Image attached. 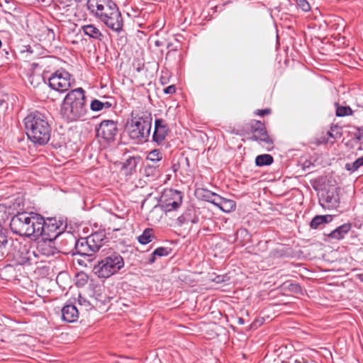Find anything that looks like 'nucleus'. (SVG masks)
<instances>
[{"mask_svg":"<svg viewBox=\"0 0 363 363\" xmlns=\"http://www.w3.org/2000/svg\"><path fill=\"white\" fill-rule=\"evenodd\" d=\"M294 363H307V361L304 360L303 357L296 359L294 360Z\"/></svg>","mask_w":363,"mask_h":363,"instance_id":"nucleus-44","label":"nucleus"},{"mask_svg":"<svg viewBox=\"0 0 363 363\" xmlns=\"http://www.w3.org/2000/svg\"><path fill=\"white\" fill-rule=\"evenodd\" d=\"M152 114L147 111L135 110L131 113V120L128 125L129 136L138 141H146L152 127Z\"/></svg>","mask_w":363,"mask_h":363,"instance_id":"nucleus-4","label":"nucleus"},{"mask_svg":"<svg viewBox=\"0 0 363 363\" xmlns=\"http://www.w3.org/2000/svg\"><path fill=\"white\" fill-rule=\"evenodd\" d=\"M118 131L117 123L113 120H104L96 128V137L107 143L114 141Z\"/></svg>","mask_w":363,"mask_h":363,"instance_id":"nucleus-11","label":"nucleus"},{"mask_svg":"<svg viewBox=\"0 0 363 363\" xmlns=\"http://www.w3.org/2000/svg\"><path fill=\"white\" fill-rule=\"evenodd\" d=\"M105 0H88L86 7L91 15L96 18L101 11Z\"/></svg>","mask_w":363,"mask_h":363,"instance_id":"nucleus-24","label":"nucleus"},{"mask_svg":"<svg viewBox=\"0 0 363 363\" xmlns=\"http://www.w3.org/2000/svg\"><path fill=\"white\" fill-rule=\"evenodd\" d=\"M96 18L113 31L120 33L123 30V21L121 13L116 4L112 0H105L103 8Z\"/></svg>","mask_w":363,"mask_h":363,"instance_id":"nucleus-5","label":"nucleus"},{"mask_svg":"<svg viewBox=\"0 0 363 363\" xmlns=\"http://www.w3.org/2000/svg\"><path fill=\"white\" fill-rule=\"evenodd\" d=\"M48 83L54 90L64 92L72 86L74 80L72 81L69 72L65 70H57L49 77Z\"/></svg>","mask_w":363,"mask_h":363,"instance_id":"nucleus-10","label":"nucleus"},{"mask_svg":"<svg viewBox=\"0 0 363 363\" xmlns=\"http://www.w3.org/2000/svg\"><path fill=\"white\" fill-rule=\"evenodd\" d=\"M342 135V128L337 125H332L330 130L318 139L320 143H334L337 139L341 138Z\"/></svg>","mask_w":363,"mask_h":363,"instance_id":"nucleus-17","label":"nucleus"},{"mask_svg":"<svg viewBox=\"0 0 363 363\" xmlns=\"http://www.w3.org/2000/svg\"><path fill=\"white\" fill-rule=\"evenodd\" d=\"M41 216L34 213L23 212L14 216L10 222V228L15 234L37 238L40 229Z\"/></svg>","mask_w":363,"mask_h":363,"instance_id":"nucleus-3","label":"nucleus"},{"mask_svg":"<svg viewBox=\"0 0 363 363\" xmlns=\"http://www.w3.org/2000/svg\"><path fill=\"white\" fill-rule=\"evenodd\" d=\"M270 257L273 258H279L283 257L285 255V252L283 250V247L281 246L277 247L274 249H273L270 252Z\"/></svg>","mask_w":363,"mask_h":363,"instance_id":"nucleus-37","label":"nucleus"},{"mask_svg":"<svg viewBox=\"0 0 363 363\" xmlns=\"http://www.w3.org/2000/svg\"><path fill=\"white\" fill-rule=\"evenodd\" d=\"M1 45H2L1 40H0V48L1 47Z\"/></svg>","mask_w":363,"mask_h":363,"instance_id":"nucleus-51","label":"nucleus"},{"mask_svg":"<svg viewBox=\"0 0 363 363\" xmlns=\"http://www.w3.org/2000/svg\"><path fill=\"white\" fill-rule=\"evenodd\" d=\"M321 206L327 209H337L340 206V200L337 188L330 187L323 191L320 199Z\"/></svg>","mask_w":363,"mask_h":363,"instance_id":"nucleus-13","label":"nucleus"},{"mask_svg":"<svg viewBox=\"0 0 363 363\" xmlns=\"http://www.w3.org/2000/svg\"><path fill=\"white\" fill-rule=\"evenodd\" d=\"M158 167L157 164H148L145 167V173L147 176H154L159 172Z\"/></svg>","mask_w":363,"mask_h":363,"instance_id":"nucleus-33","label":"nucleus"},{"mask_svg":"<svg viewBox=\"0 0 363 363\" xmlns=\"http://www.w3.org/2000/svg\"><path fill=\"white\" fill-rule=\"evenodd\" d=\"M35 254V260L42 258L40 262H44V257H50L57 253V249L53 246V240H45L43 238L38 242Z\"/></svg>","mask_w":363,"mask_h":363,"instance_id":"nucleus-14","label":"nucleus"},{"mask_svg":"<svg viewBox=\"0 0 363 363\" xmlns=\"http://www.w3.org/2000/svg\"><path fill=\"white\" fill-rule=\"evenodd\" d=\"M77 285L84 286L88 281V277L84 274H77Z\"/></svg>","mask_w":363,"mask_h":363,"instance_id":"nucleus-40","label":"nucleus"},{"mask_svg":"<svg viewBox=\"0 0 363 363\" xmlns=\"http://www.w3.org/2000/svg\"><path fill=\"white\" fill-rule=\"evenodd\" d=\"M167 48H172V43H168Z\"/></svg>","mask_w":363,"mask_h":363,"instance_id":"nucleus-46","label":"nucleus"},{"mask_svg":"<svg viewBox=\"0 0 363 363\" xmlns=\"http://www.w3.org/2000/svg\"><path fill=\"white\" fill-rule=\"evenodd\" d=\"M162 208L165 212L177 209L182 203V195L179 191L169 189L162 196Z\"/></svg>","mask_w":363,"mask_h":363,"instance_id":"nucleus-12","label":"nucleus"},{"mask_svg":"<svg viewBox=\"0 0 363 363\" xmlns=\"http://www.w3.org/2000/svg\"><path fill=\"white\" fill-rule=\"evenodd\" d=\"M123 258L118 252H112L94 265L93 272L99 278H108L124 267Z\"/></svg>","mask_w":363,"mask_h":363,"instance_id":"nucleus-6","label":"nucleus"},{"mask_svg":"<svg viewBox=\"0 0 363 363\" xmlns=\"http://www.w3.org/2000/svg\"><path fill=\"white\" fill-rule=\"evenodd\" d=\"M238 322L239 324H241V325L244 324V320L242 318H239Z\"/></svg>","mask_w":363,"mask_h":363,"instance_id":"nucleus-45","label":"nucleus"},{"mask_svg":"<svg viewBox=\"0 0 363 363\" xmlns=\"http://www.w3.org/2000/svg\"><path fill=\"white\" fill-rule=\"evenodd\" d=\"M354 140H356V143L358 144L357 150L363 151V130L361 131L358 130V131L354 133Z\"/></svg>","mask_w":363,"mask_h":363,"instance_id":"nucleus-35","label":"nucleus"},{"mask_svg":"<svg viewBox=\"0 0 363 363\" xmlns=\"http://www.w3.org/2000/svg\"><path fill=\"white\" fill-rule=\"evenodd\" d=\"M7 243V236L2 232L1 230H0V259H2L4 255V253L2 250L5 248Z\"/></svg>","mask_w":363,"mask_h":363,"instance_id":"nucleus-36","label":"nucleus"},{"mask_svg":"<svg viewBox=\"0 0 363 363\" xmlns=\"http://www.w3.org/2000/svg\"><path fill=\"white\" fill-rule=\"evenodd\" d=\"M169 130L167 123L162 118L156 119L155 121L152 141L156 143L157 145H161L165 140Z\"/></svg>","mask_w":363,"mask_h":363,"instance_id":"nucleus-15","label":"nucleus"},{"mask_svg":"<svg viewBox=\"0 0 363 363\" xmlns=\"http://www.w3.org/2000/svg\"><path fill=\"white\" fill-rule=\"evenodd\" d=\"M273 162V157L268 154L258 155L255 159V164L258 167L270 165Z\"/></svg>","mask_w":363,"mask_h":363,"instance_id":"nucleus-27","label":"nucleus"},{"mask_svg":"<svg viewBox=\"0 0 363 363\" xmlns=\"http://www.w3.org/2000/svg\"><path fill=\"white\" fill-rule=\"evenodd\" d=\"M352 225L350 223H344L333 230L328 237L332 239L341 240L345 235L351 230Z\"/></svg>","mask_w":363,"mask_h":363,"instance_id":"nucleus-22","label":"nucleus"},{"mask_svg":"<svg viewBox=\"0 0 363 363\" xmlns=\"http://www.w3.org/2000/svg\"><path fill=\"white\" fill-rule=\"evenodd\" d=\"M173 168H174V171L176 172L177 169H176L175 164L173 165Z\"/></svg>","mask_w":363,"mask_h":363,"instance_id":"nucleus-47","label":"nucleus"},{"mask_svg":"<svg viewBox=\"0 0 363 363\" xmlns=\"http://www.w3.org/2000/svg\"><path fill=\"white\" fill-rule=\"evenodd\" d=\"M74 1H75L76 2H77V3H80V2H82V0H74Z\"/></svg>","mask_w":363,"mask_h":363,"instance_id":"nucleus-48","label":"nucleus"},{"mask_svg":"<svg viewBox=\"0 0 363 363\" xmlns=\"http://www.w3.org/2000/svg\"><path fill=\"white\" fill-rule=\"evenodd\" d=\"M62 318L65 321L73 323L77 320L79 312L73 304H67L62 308Z\"/></svg>","mask_w":363,"mask_h":363,"instance_id":"nucleus-18","label":"nucleus"},{"mask_svg":"<svg viewBox=\"0 0 363 363\" xmlns=\"http://www.w3.org/2000/svg\"><path fill=\"white\" fill-rule=\"evenodd\" d=\"M296 3L303 11H308L311 9V6L306 0H296Z\"/></svg>","mask_w":363,"mask_h":363,"instance_id":"nucleus-38","label":"nucleus"},{"mask_svg":"<svg viewBox=\"0 0 363 363\" xmlns=\"http://www.w3.org/2000/svg\"><path fill=\"white\" fill-rule=\"evenodd\" d=\"M176 91V87L174 85H170L164 89V92L167 94H174Z\"/></svg>","mask_w":363,"mask_h":363,"instance_id":"nucleus-42","label":"nucleus"},{"mask_svg":"<svg viewBox=\"0 0 363 363\" xmlns=\"http://www.w3.org/2000/svg\"><path fill=\"white\" fill-rule=\"evenodd\" d=\"M99 296L101 297L99 299H98L97 298H94V301H95L94 306L95 307H100L104 303V300H103L101 298L102 297L101 296Z\"/></svg>","mask_w":363,"mask_h":363,"instance_id":"nucleus-43","label":"nucleus"},{"mask_svg":"<svg viewBox=\"0 0 363 363\" xmlns=\"http://www.w3.org/2000/svg\"><path fill=\"white\" fill-rule=\"evenodd\" d=\"M172 250L169 247H160L155 249L150 255L149 262L152 264L155 262L157 257H165L171 253Z\"/></svg>","mask_w":363,"mask_h":363,"instance_id":"nucleus-26","label":"nucleus"},{"mask_svg":"<svg viewBox=\"0 0 363 363\" xmlns=\"http://www.w3.org/2000/svg\"><path fill=\"white\" fill-rule=\"evenodd\" d=\"M113 363H119V362L116 361V362H113Z\"/></svg>","mask_w":363,"mask_h":363,"instance_id":"nucleus-52","label":"nucleus"},{"mask_svg":"<svg viewBox=\"0 0 363 363\" xmlns=\"http://www.w3.org/2000/svg\"><path fill=\"white\" fill-rule=\"evenodd\" d=\"M11 254L13 260L16 265H32L37 264L35 254L30 251L26 245H23L18 240H11Z\"/></svg>","mask_w":363,"mask_h":363,"instance_id":"nucleus-9","label":"nucleus"},{"mask_svg":"<svg viewBox=\"0 0 363 363\" xmlns=\"http://www.w3.org/2000/svg\"><path fill=\"white\" fill-rule=\"evenodd\" d=\"M155 44H156V45H160L159 41H156Z\"/></svg>","mask_w":363,"mask_h":363,"instance_id":"nucleus-49","label":"nucleus"},{"mask_svg":"<svg viewBox=\"0 0 363 363\" xmlns=\"http://www.w3.org/2000/svg\"><path fill=\"white\" fill-rule=\"evenodd\" d=\"M196 196L206 201L210 202L214 205V202L217 200V198L219 197V195L215 194L209 190L205 189H199L196 191Z\"/></svg>","mask_w":363,"mask_h":363,"instance_id":"nucleus-23","label":"nucleus"},{"mask_svg":"<svg viewBox=\"0 0 363 363\" xmlns=\"http://www.w3.org/2000/svg\"><path fill=\"white\" fill-rule=\"evenodd\" d=\"M88 238L90 240L89 242L93 245L94 249L97 251H99L100 248L104 245L105 240L106 239V235L103 232H96L92 233L88 236Z\"/></svg>","mask_w":363,"mask_h":363,"instance_id":"nucleus-21","label":"nucleus"},{"mask_svg":"<svg viewBox=\"0 0 363 363\" xmlns=\"http://www.w3.org/2000/svg\"><path fill=\"white\" fill-rule=\"evenodd\" d=\"M214 206L219 208L223 212L230 213L235 209L236 203L233 200L227 199L219 196L216 202H214Z\"/></svg>","mask_w":363,"mask_h":363,"instance_id":"nucleus-19","label":"nucleus"},{"mask_svg":"<svg viewBox=\"0 0 363 363\" xmlns=\"http://www.w3.org/2000/svg\"><path fill=\"white\" fill-rule=\"evenodd\" d=\"M252 325H256V323H255V322H254V323L252 324Z\"/></svg>","mask_w":363,"mask_h":363,"instance_id":"nucleus-50","label":"nucleus"},{"mask_svg":"<svg viewBox=\"0 0 363 363\" xmlns=\"http://www.w3.org/2000/svg\"><path fill=\"white\" fill-rule=\"evenodd\" d=\"M272 113L271 108H264V109H257L255 111V113L257 116H264L265 115H269Z\"/></svg>","mask_w":363,"mask_h":363,"instance_id":"nucleus-41","label":"nucleus"},{"mask_svg":"<svg viewBox=\"0 0 363 363\" xmlns=\"http://www.w3.org/2000/svg\"><path fill=\"white\" fill-rule=\"evenodd\" d=\"M87 112L84 89L77 88L68 92L62 104V116L67 121H75L83 118Z\"/></svg>","mask_w":363,"mask_h":363,"instance_id":"nucleus-2","label":"nucleus"},{"mask_svg":"<svg viewBox=\"0 0 363 363\" xmlns=\"http://www.w3.org/2000/svg\"><path fill=\"white\" fill-rule=\"evenodd\" d=\"M137 164L138 159L134 157H130L123 163L122 167L123 169L131 172L135 169Z\"/></svg>","mask_w":363,"mask_h":363,"instance_id":"nucleus-31","label":"nucleus"},{"mask_svg":"<svg viewBox=\"0 0 363 363\" xmlns=\"http://www.w3.org/2000/svg\"><path fill=\"white\" fill-rule=\"evenodd\" d=\"M177 221H178L179 225H182L184 223L190 221V220L187 217V213H184L182 216L178 217ZM191 223H196V220H191Z\"/></svg>","mask_w":363,"mask_h":363,"instance_id":"nucleus-39","label":"nucleus"},{"mask_svg":"<svg viewBox=\"0 0 363 363\" xmlns=\"http://www.w3.org/2000/svg\"><path fill=\"white\" fill-rule=\"evenodd\" d=\"M332 220L331 215L315 216L311 221L310 226L313 229H317L321 224L330 223Z\"/></svg>","mask_w":363,"mask_h":363,"instance_id":"nucleus-25","label":"nucleus"},{"mask_svg":"<svg viewBox=\"0 0 363 363\" xmlns=\"http://www.w3.org/2000/svg\"><path fill=\"white\" fill-rule=\"evenodd\" d=\"M162 159V153L159 150H153L149 152L147 160L157 164Z\"/></svg>","mask_w":363,"mask_h":363,"instance_id":"nucleus-32","label":"nucleus"},{"mask_svg":"<svg viewBox=\"0 0 363 363\" xmlns=\"http://www.w3.org/2000/svg\"><path fill=\"white\" fill-rule=\"evenodd\" d=\"M106 104L108 105V106H110V104L108 102H106ZM105 104L101 102V101L98 99H94L91 101L90 104V108L94 111H99L103 109L104 107Z\"/></svg>","mask_w":363,"mask_h":363,"instance_id":"nucleus-34","label":"nucleus"},{"mask_svg":"<svg viewBox=\"0 0 363 363\" xmlns=\"http://www.w3.org/2000/svg\"><path fill=\"white\" fill-rule=\"evenodd\" d=\"M26 133L28 139L35 145L47 144L51 135V127L47 116L38 111L28 113L24 118Z\"/></svg>","mask_w":363,"mask_h":363,"instance_id":"nucleus-1","label":"nucleus"},{"mask_svg":"<svg viewBox=\"0 0 363 363\" xmlns=\"http://www.w3.org/2000/svg\"><path fill=\"white\" fill-rule=\"evenodd\" d=\"M89 239L86 238H81L76 241L75 250L77 254L82 256L91 257L95 252H98L94 249V246L89 242Z\"/></svg>","mask_w":363,"mask_h":363,"instance_id":"nucleus-16","label":"nucleus"},{"mask_svg":"<svg viewBox=\"0 0 363 363\" xmlns=\"http://www.w3.org/2000/svg\"><path fill=\"white\" fill-rule=\"evenodd\" d=\"M363 167V155L357 158L355 161L345 164V169L347 171L354 172L360 167Z\"/></svg>","mask_w":363,"mask_h":363,"instance_id":"nucleus-30","label":"nucleus"},{"mask_svg":"<svg viewBox=\"0 0 363 363\" xmlns=\"http://www.w3.org/2000/svg\"><path fill=\"white\" fill-rule=\"evenodd\" d=\"M82 30L85 35L97 40H101L103 34L100 30L93 24H87L82 26Z\"/></svg>","mask_w":363,"mask_h":363,"instance_id":"nucleus-20","label":"nucleus"},{"mask_svg":"<svg viewBox=\"0 0 363 363\" xmlns=\"http://www.w3.org/2000/svg\"><path fill=\"white\" fill-rule=\"evenodd\" d=\"M246 128L250 130L251 140L257 142L265 150L274 149V140L268 134L265 125L260 121L252 120L246 124Z\"/></svg>","mask_w":363,"mask_h":363,"instance_id":"nucleus-7","label":"nucleus"},{"mask_svg":"<svg viewBox=\"0 0 363 363\" xmlns=\"http://www.w3.org/2000/svg\"><path fill=\"white\" fill-rule=\"evenodd\" d=\"M40 229L37 233V238L42 237L45 240H55L62 233H63L65 225L63 221L55 218H48L46 220L41 216Z\"/></svg>","mask_w":363,"mask_h":363,"instance_id":"nucleus-8","label":"nucleus"},{"mask_svg":"<svg viewBox=\"0 0 363 363\" xmlns=\"http://www.w3.org/2000/svg\"><path fill=\"white\" fill-rule=\"evenodd\" d=\"M153 238V230L152 228H146L142 235L138 237V242L142 245H146L150 242Z\"/></svg>","mask_w":363,"mask_h":363,"instance_id":"nucleus-28","label":"nucleus"},{"mask_svg":"<svg viewBox=\"0 0 363 363\" xmlns=\"http://www.w3.org/2000/svg\"><path fill=\"white\" fill-rule=\"evenodd\" d=\"M335 106L336 108L335 114L337 117L351 116L353 113L350 106H340L337 102L335 104Z\"/></svg>","mask_w":363,"mask_h":363,"instance_id":"nucleus-29","label":"nucleus"}]
</instances>
